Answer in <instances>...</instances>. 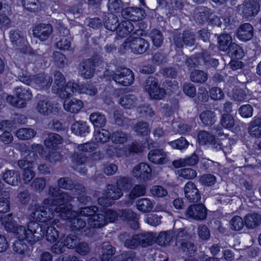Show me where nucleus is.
Segmentation results:
<instances>
[{"label": "nucleus", "mask_w": 261, "mask_h": 261, "mask_svg": "<svg viewBox=\"0 0 261 261\" xmlns=\"http://www.w3.org/2000/svg\"><path fill=\"white\" fill-rule=\"evenodd\" d=\"M49 192L51 195L50 199H45L41 206L35 204L30 207L28 229L22 225L17 226L16 219L18 218L13 217L12 214H8L1 219L6 230L13 232L17 239L33 244L45 236L42 225L39 227L38 222L47 223L46 225H48L47 222L55 216L53 210L59 217L66 220V225L73 230L79 229L85 226L86 222L79 218L80 215L74 211H71V205L67 203L71 197L67 193L61 192L53 188L49 189Z\"/></svg>", "instance_id": "obj_1"}, {"label": "nucleus", "mask_w": 261, "mask_h": 261, "mask_svg": "<svg viewBox=\"0 0 261 261\" xmlns=\"http://www.w3.org/2000/svg\"><path fill=\"white\" fill-rule=\"evenodd\" d=\"M21 152L24 159L19 160L18 165L20 168L24 170L23 180L26 183L29 182L35 176L32 169L34 166V161L38 158L37 153L42 158L44 156L45 160L48 159L50 162H56L60 159V155L58 152H53L51 154L47 153L46 155L47 151H44L42 146L38 144H34L29 149L22 150Z\"/></svg>", "instance_id": "obj_2"}, {"label": "nucleus", "mask_w": 261, "mask_h": 261, "mask_svg": "<svg viewBox=\"0 0 261 261\" xmlns=\"http://www.w3.org/2000/svg\"><path fill=\"white\" fill-rule=\"evenodd\" d=\"M65 79L63 75L60 72H56L55 74V82L53 86V91L55 93L59 94L62 98H65L68 96L77 94L86 93L92 95L96 93V89H89L80 86L77 83L72 81L69 82L64 87V81Z\"/></svg>", "instance_id": "obj_3"}, {"label": "nucleus", "mask_w": 261, "mask_h": 261, "mask_svg": "<svg viewBox=\"0 0 261 261\" xmlns=\"http://www.w3.org/2000/svg\"><path fill=\"white\" fill-rule=\"evenodd\" d=\"M119 216L123 220L134 219V226L132 227L136 229L138 227L137 221L135 220L136 214L131 211H121L118 214L117 212L107 208H103L101 213L99 214V227L107 224L109 222H113Z\"/></svg>", "instance_id": "obj_4"}, {"label": "nucleus", "mask_w": 261, "mask_h": 261, "mask_svg": "<svg viewBox=\"0 0 261 261\" xmlns=\"http://www.w3.org/2000/svg\"><path fill=\"white\" fill-rule=\"evenodd\" d=\"M107 29L112 31H116L117 35L120 37H124L128 35L134 29V25L129 21H123L118 23V18L111 14L106 20L105 23Z\"/></svg>", "instance_id": "obj_5"}, {"label": "nucleus", "mask_w": 261, "mask_h": 261, "mask_svg": "<svg viewBox=\"0 0 261 261\" xmlns=\"http://www.w3.org/2000/svg\"><path fill=\"white\" fill-rule=\"evenodd\" d=\"M231 37L228 34H222L218 38L219 48L222 51L228 50L231 58H241L243 56L242 48L234 43H231Z\"/></svg>", "instance_id": "obj_6"}, {"label": "nucleus", "mask_w": 261, "mask_h": 261, "mask_svg": "<svg viewBox=\"0 0 261 261\" xmlns=\"http://www.w3.org/2000/svg\"><path fill=\"white\" fill-rule=\"evenodd\" d=\"M14 94L16 98L12 95H8L6 100L11 105L18 108L25 107V101L31 99L32 97V94L28 89H22L21 87L16 88Z\"/></svg>", "instance_id": "obj_7"}, {"label": "nucleus", "mask_w": 261, "mask_h": 261, "mask_svg": "<svg viewBox=\"0 0 261 261\" xmlns=\"http://www.w3.org/2000/svg\"><path fill=\"white\" fill-rule=\"evenodd\" d=\"M123 47L126 50L140 54L146 51L148 44L144 39L131 35L126 39Z\"/></svg>", "instance_id": "obj_8"}, {"label": "nucleus", "mask_w": 261, "mask_h": 261, "mask_svg": "<svg viewBox=\"0 0 261 261\" xmlns=\"http://www.w3.org/2000/svg\"><path fill=\"white\" fill-rule=\"evenodd\" d=\"M20 76V81L26 85L34 87L37 89H46L50 86L52 82L50 76L42 74L32 80L30 76L22 75Z\"/></svg>", "instance_id": "obj_9"}, {"label": "nucleus", "mask_w": 261, "mask_h": 261, "mask_svg": "<svg viewBox=\"0 0 261 261\" xmlns=\"http://www.w3.org/2000/svg\"><path fill=\"white\" fill-rule=\"evenodd\" d=\"M144 89L151 98L156 99H161L166 94L169 93L168 91L165 92L159 87L158 82L153 77H149L146 80Z\"/></svg>", "instance_id": "obj_10"}, {"label": "nucleus", "mask_w": 261, "mask_h": 261, "mask_svg": "<svg viewBox=\"0 0 261 261\" xmlns=\"http://www.w3.org/2000/svg\"><path fill=\"white\" fill-rule=\"evenodd\" d=\"M113 80L116 83L124 86L132 85L135 78L133 71L128 68H123L112 75Z\"/></svg>", "instance_id": "obj_11"}, {"label": "nucleus", "mask_w": 261, "mask_h": 261, "mask_svg": "<svg viewBox=\"0 0 261 261\" xmlns=\"http://www.w3.org/2000/svg\"><path fill=\"white\" fill-rule=\"evenodd\" d=\"M104 194L106 196V199L104 197L99 198V204L109 206L112 204L110 200L119 199L122 195V192L115 186L108 185Z\"/></svg>", "instance_id": "obj_12"}, {"label": "nucleus", "mask_w": 261, "mask_h": 261, "mask_svg": "<svg viewBox=\"0 0 261 261\" xmlns=\"http://www.w3.org/2000/svg\"><path fill=\"white\" fill-rule=\"evenodd\" d=\"M133 175L139 180L146 181L151 178V169L145 163H140L133 169Z\"/></svg>", "instance_id": "obj_13"}, {"label": "nucleus", "mask_w": 261, "mask_h": 261, "mask_svg": "<svg viewBox=\"0 0 261 261\" xmlns=\"http://www.w3.org/2000/svg\"><path fill=\"white\" fill-rule=\"evenodd\" d=\"M252 1V3H246L240 6L239 9V12L248 19L256 15L259 10V0Z\"/></svg>", "instance_id": "obj_14"}, {"label": "nucleus", "mask_w": 261, "mask_h": 261, "mask_svg": "<svg viewBox=\"0 0 261 261\" xmlns=\"http://www.w3.org/2000/svg\"><path fill=\"white\" fill-rule=\"evenodd\" d=\"M186 215L195 220H203L206 216V208L203 204L191 205L188 208Z\"/></svg>", "instance_id": "obj_15"}, {"label": "nucleus", "mask_w": 261, "mask_h": 261, "mask_svg": "<svg viewBox=\"0 0 261 261\" xmlns=\"http://www.w3.org/2000/svg\"><path fill=\"white\" fill-rule=\"evenodd\" d=\"M10 39L14 47L23 50L22 52L26 51L24 50L28 47V43L22 32L17 31H11L10 34Z\"/></svg>", "instance_id": "obj_16"}, {"label": "nucleus", "mask_w": 261, "mask_h": 261, "mask_svg": "<svg viewBox=\"0 0 261 261\" xmlns=\"http://www.w3.org/2000/svg\"><path fill=\"white\" fill-rule=\"evenodd\" d=\"M148 156L149 160L154 164H164L169 161L167 153L162 149L151 150L149 152Z\"/></svg>", "instance_id": "obj_17"}, {"label": "nucleus", "mask_w": 261, "mask_h": 261, "mask_svg": "<svg viewBox=\"0 0 261 261\" xmlns=\"http://www.w3.org/2000/svg\"><path fill=\"white\" fill-rule=\"evenodd\" d=\"M95 64L92 59H88L82 62L79 65L81 75L85 79H90L94 73Z\"/></svg>", "instance_id": "obj_18"}, {"label": "nucleus", "mask_w": 261, "mask_h": 261, "mask_svg": "<svg viewBox=\"0 0 261 261\" xmlns=\"http://www.w3.org/2000/svg\"><path fill=\"white\" fill-rule=\"evenodd\" d=\"M53 31V28L48 24H40L35 27L33 30V35L40 40L47 39Z\"/></svg>", "instance_id": "obj_19"}, {"label": "nucleus", "mask_w": 261, "mask_h": 261, "mask_svg": "<svg viewBox=\"0 0 261 261\" xmlns=\"http://www.w3.org/2000/svg\"><path fill=\"white\" fill-rule=\"evenodd\" d=\"M184 192L186 197L191 202L197 201L200 198L198 190L192 182L189 181L186 184Z\"/></svg>", "instance_id": "obj_20"}, {"label": "nucleus", "mask_w": 261, "mask_h": 261, "mask_svg": "<svg viewBox=\"0 0 261 261\" xmlns=\"http://www.w3.org/2000/svg\"><path fill=\"white\" fill-rule=\"evenodd\" d=\"M142 13L140 8L137 7H129L122 10V15L123 17L127 20L125 21H136L138 20L140 17L139 14Z\"/></svg>", "instance_id": "obj_21"}, {"label": "nucleus", "mask_w": 261, "mask_h": 261, "mask_svg": "<svg viewBox=\"0 0 261 261\" xmlns=\"http://www.w3.org/2000/svg\"><path fill=\"white\" fill-rule=\"evenodd\" d=\"M253 27L249 23H246L240 27L237 33L238 38L242 41H247L253 36Z\"/></svg>", "instance_id": "obj_22"}, {"label": "nucleus", "mask_w": 261, "mask_h": 261, "mask_svg": "<svg viewBox=\"0 0 261 261\" xmlns=\"http://www.w3.org/2000/svg\"><path fill=\"white\" fill-rule=\"evenodd\" d=\"M58 110L57 106L54 107L45 100L40 101L36 108L38 113L42 115H48L56 113L58 111Z\"/></svg>", "instance_id": "obj_23"}, {"label": "nucleus", "mask_w": 261, "mask_h": 261, "mask_svg": "<svg viewBox=\"0 0 261 261\" xmlns=\"http://www.w3.org/2000/svg\"><path fill=\"white\" fill-rule=\"evenodd\" d=\"M83 102L79 99L72 98L71 100L66 99L64 102V109L65 111L73 113H78L83 107Z\"/></svg>", "instance_id": "obj_24"}, {"label": "nucleus", "mask_w": 261, "mask_h": 261, "mask_svg": "<svg viewBox=\"0 0 261 261\" xmlns=\"http://www.w3.org/2000/svg\"><path fill=\"white\" fill-rule=\"evenodd\" d=\"M137 210L142 213H148L153 210V201L148 198L138 199L136 203Z\"/></svg>", "instance_id": "obj_25"}, {"label": "nucleus", "mask_w": 261, "mask_h": 261, "mask_svg": "<svg viewBox=\"0 0 261 261\" xmlns=\"http://www.w3.org/2000/svg\"><path fill=\"white\" fill-rule=\"evenodd\" d=\"M3 180L8 184L11 186H16L20 181L19 173L14 171L6 170L3 175Z\"/></svg>", "instance_id": "obj_26"}, {"label": "nucleus", "mask_w": 261, "mask_h": 261, "mask_svg": "<svg viewBox=\"0 0 261 261\" xmlns=\"http://www.w3.org/2000/svg\"><path fill=\"white\" fill-rule=\"evenodd\" d=\"M246 226L249 228H253L261 223V215L257 213H251L247 215L244 218Z\"/></svg>", "instance_id": "obj_27"}, {"label": "nucleus", "mask_w": 261, "mask_h": 261, "mask_svg": "<svg viewBox=\"0 0 261 261\" xmlns=\"http://www.w3.org/2000/svg\"><path fill=\"white\" fill-rule=\"evenodd\" d=\"M173 237V232L171 231L161 232L156 239V243L160 246H165L169 244Z\"/></svg>", "instance_id": "obj_28"}, {"label": "nucleus", "mask_w": 261, "mask_h": 261, "mask_svg": "<svg viewBox=\"0 0 261 261\" xmlns=\"http://www.w3.org/2000/svg\"><path fill=\"white\" fill-rule=\"evenodd\" d=\"M198 141L201 145H215L214 137L209 133L205 131H200L198 135Z\"/></svg>", "instance_id": "obj_29"}, {"label": "nucleus", "mask_w": 261, "mask_h": 261, "mask_svg": "<svg viewBox=\"0 0 261 261\" xmlns=\"http://www.w3.org/2000/svg\"><path fill=\"white\" fill-rule=\"evenodd\" d=\"M88 127L86 122L83 121L76 122L71 126L72 132L77 136H83L88 133Z\"/></svg>", "instance_id": "obj_30"}, {"label": "nucleus", "mask_w": 261, "mask_h": 261, "mask_svg": "<svg viewBox=\"0 0 261 261\" xmlns=\"http://www.w3.org/2000/svg\"><path fill=\"white\" fill-rule=\"evenodd\" d=\"M261 121L258 118L250 123L249 127V134L256 138L261 137Z\"/></svg>", "instance_id": "obj_31"}, {"label": "nucleus", "mask_w": 261, "mask_h": 261, "mask_svg": "<svg viewBox=\"0 0 261 261\" xmlns=\"http://www.w3.org/2000/svg\"><path fill=\"white\" fill-rule=\"evenodd\" d=\"M135 97L129 94L123 95L119 100V103L125 109H130L136 103Z\"/></svg>", "instance_id": "obj_32"}, {"label": "nucleus", "mask_w": 261, "mask_h": 261, "mask_svg": "<svg viewBox=\"0 0 261 261\" xmlns=\"http://www.w3.org/2000/svg\"><path fill=\"white\" fill-rule=\"evenodd\" d=\"M62 139L60 135L51 133L48 135V138L44 141L45 145L49 148H54L56 145L61 144Z\"/></svg>", "instance_id": "obj_33"}, {"label": "nucleus", "mask_w": 261, "mask_h": 261, "mask_svg": "<svg viewBox=\"0 0 261 261\" xmlns=\"http://www.w3.org/2000/svg\"><path fill=\"white\" fill-rule=\"evenodd\" d=\"M216 115L214 111L207 110L203 112L200 115V118L204 125H211L215 121Z\"/></svg>", "instance_id": "obj_34"}, {"label": "nucleus", "mask_w": 261, "mask_h": 261, "mask_svg": "<svg viewBox=\"0 0 261 261\" xmlns=\"http://www.w3.org/2000/svg\"><path fill=\"white\" fill-rule=\"evenodd\" d=\"M139 236L140 245L143 247H146L152 245L155 235L153 232H147L138 234Z\"/></svg>", "instance_id": "obj_35"}, {"label": "nucleus", "mask_w": 261, "mask_h": 261, "mask_svg": "<svg viewBox=\"0 0 261 261\" xmlns=\"http://www.w3.org/2000/svg\"><path fill=\"white\" fill-rule=\"evenodd\" d=\"M36 132L32 128H23L19 129L16 134L18 138L21 140L30 139L33 138Z\"/></svg>", "instance_id": "obj_36"}, {"label": "nucleus", "mask_w": 261, "mask_h": 261, "mask_svg": "<svg viewBox=\"0 0 261 261\" xmlns=\"http://www.w3.org/2000/svg\"><path fill=\"white\" fill-rule=\"evenodd\" d=\"M168 144L173 149L182 150L188 147L189 143L184 138L181 137L177 140L168 142Z\"/></svg>", "instance_id": "obj_37"}, {"label": "nucleus", "mask_w": 261, "mask_h": 261, "mask_svg": "<svg viewBox=\"0 0 261 261\" xmlns=\"http://www.w3.org/2000/svg\"><path fill=\"white\" fill-rule=\"evenodd\" d=\"M177 174L178 176L186 179H191L197 176V172L191 168H184L178 170Z\"/></svg>", "instance_id": "obj_38"}, {"label": "nucleus", "mask_w": 261, "mask_h": 261, "mask_svg": "<svg viewBox=\"0 0 261 261\" xmlns=\"http://www.w3.org/2000/svg\"><path fill=\"white\" fill-rule=\"evenodd\" d=\"M244 222L241 217L236 216L233 217L230 221V227L231 229L239 231L241 230L244 225Z\"/></svg>", "instance_id": "obj_39"}, {"label": "nucleus", "mask_w": 261, "mask_h": 261, "mask_svg": "<svg viewBox=\"0 0 261 261\" xmlns=\"http://www.w3.org/2000/svg\"><path fill=\"white\" fill-rule=\"evenodd\" d=\"M115 252L114 248L109 244L105 245L102 249V261H108Z\"/></svg>", "instance_id": "obj_40"}, {"label": "nucleus", "mask_w": 261, "mask_h": 261, "mask_svg": "<svg viewBox=\"0 0 261 261\" xmlns=\"http://www.w3.org/2000/svg\"><path fill=\"white\" fill-rule=\"evenodd\" d=\"M190 77L191 80L196 83L204 82L207 79V74L206 73L200 70H195L191 73Z\"/></svg>", "instance_id": "obj_41"}, {"label": "nucleus", "mask_w": 261, "mask_h": 261, "mask_svg": "<svg viewBox=\"0 0 261 261\" xmlns=\"http://www.w3.org/2000/svg\"><path fill=\"white\" fill-rule=\"evenodd\" d=\"M59 238V232L53 226H48L46 230V240L50 242H56Z\"/></svg>", "instance_id": "obj_42"}, {"label": "nucleus", "mask_w": 261, "mask_h": 261, "mask_svg": "<svg viewBox=\"0 0 261 261\" xmlns=\"http://www.w3.org/2000/svg\"><path fill=\"white\" fill-rule=\"evenodd\" d=\"M239 113L243 118H250L253 115V109L250 105L242 106L239 109Z\"/></svg>", "instance_id": "obj_43"}, {"label": "nucleus", "mask_w": 261, "mask_h": 261, "mask_svg": "<svg viewBox=\"0 0 261 261\" xmlns=\"http://www.w3.org/2000/svg\"><path fill=\"white\" fill-rule=\"evenodd\" d=\"M24 240L21 239H18L15 241L13 244V249L14 251L20 253V254H24L27 252L28 246L24 243Z\"/></svg>", "instance_id": "obj_44"}, {"label": "nucleus", "mask_w": 261, "mask_h": 261, "mask_svg": "<svg viewBox=\"0 0 261 261\" xmlns=\"http://www.w3.org/2000/svg\"><path fill=\"white\" fill-rule=\"evenodd\" d=\"M151 195L155 197H163L168 194L167 190L162 186H154L150 189Z\"/></svg>", "instance_id": "obj_45"}, {"label": "nucleus", "mask_w": 261, "mask_h": 261, "mask_svg": "<svg viewBox=\"0 0 261 261\" xmlns=\"http://www.w3.org/2000/svg\"><path fill=\"white\" fill-rule=\"evenodd\" d=\"M139 236L138 234L134 235L126 239L124 242L125 246L129 248H134L140 245Z\"/></svg>", "instance_id": "obj_46"}, {"label": "nucleus", "mask_w": 261, "mask_h": 261, "mask_svg": "<svg viewBox=\"0 0 261 261\" xmlns=\"http://www.w3.org/2000/svg\"><path fill=\"white\" fill-rule=\"evenodd\" d=\"M233 118L229 114H224L221 120V125L225 128H231L234 125Z\"/></svg>", "instance_id": "obj_47"}, {"label": "nucleus", "mask_w": 261, "mask_h": 261, "mask_svg": "<svg viewBox=\"0 0 261 261\" xmlns=\"http://www.w3.org/2000/svg\"><path fill=\"white\" fill-rule=\"evenodd\" d=\"M162 217L155 214H149L146 216L145 221L151 226H157L161 222Z\"/></svg>", "instance_id": "obj_48"}, {"label": "nucleus", "mask_w": 261, "mask_h": 261, "mask_svg": "<svg viewBox=\"0 0 261 261\" xmlns=\"http://www.w3.org/2000/svg\"><path fill=\"white\" fill-rule=\"evenodd\" d=\"M134 130L138 134L146 136L149 132L148 125L146 123L139 122L134 127Z\"/></svg>", "instance_id": "obj_49"}, {"label": "nucleus", "mask_w": 261, "mask_h": 261, "mask_svg": "<svg viewBox=\"0 0 261 261\" xmlns=\"http://www.w3.org/2000/svg\"><path fill=\"white\" fill-rule=\"evenodd\" d=\"M10 208L9 197L8 195L0 197V213H7Z\"/></svg>", "instance_id": "obj_50"}, {"label": "nucleus", "mask_w": 261, "mask_h": 261, "mask_svg": "<svg viewBox=\"0 0 261 261\" xmlns=\"http://www.w3.org/2000/svg\"><path fill=\"white\" fill-rule=\"evenodd\" d=\"M145 187L141 185L135 186L130 193V198L135 199L137 197L144 195L145 194Z\"/></svg>", "instance_id": "obj_51"}, {"label": "nucleus", "mask_w": 261, "mask_h": 261, "mask_svg": "<svg viewBox=\"0 0 261 261\" xmlns=\"http://www.w3.org/2000/svg\"><path fill=\"white\" fill-rule=\"evenodd\" d=\"M198 234L199 237L203 240H207L210 238V232L206 226L200 225L198 227Z\"/></svg>", "instance_id": "obj_52"}, {"label": "nucleus", "mask_w": 261, "mask_h": 261, "mask_svg": "<svg viewBox=\"0 0 261 261\" xmlns=\"http://www.w3.org/2000/svg\"><path fill=\"white\" fill-rule=\"evenodd\" d=\"M108 7L110 11L117 12L122 8L121 0H109Z\"/></svg>", "instance_id": "obj_53"}, {"label": "nucleus", "mask_w": 261, "mask_h": 261, "mask_svg": "<svg viewBox=\"0 0 261 261\" xmlns=\"http://www.w3.org/2000/svg\"><path fill=\"white\" fill-rule=\"evenodd\" d=\"M77 238L75 236L69 235L65 240L64 245L68 248H73L77 246Z\"/></svg>", "instance_id": "obj_54"}, {"label": "nucleus", "mask_w": 261, "mask_h": 261, "mask_svg": "<svg viewBox=\"0 0 261 261\" xmlns=\"http://www.w3.org/2000/svg\"><path fill=\"white\" fill-rule=\"evenodd\" d=\"M96 149V144L93 142L78 145L77 149L83 152H93Z\"/></svg>", "instance_id": "obj_55"}, {"label": "nucleus", "mask_w": 261, "mask_h": 261, "mask_svg": "<svg viewBox=\"0 0 261 261\" xmlns=\"http://www.w3.org/2000/svg\"><path fill=\"white\" fill-rule=\"evenodd\" d=\"M151 38L153 44L156 47L160 46L163 41V37L160 32L156 30L153 31L152 33Z\"/></svg>", "instance_id": "obj_56"}, {"label": "nucleus", "mask_w": 261, "mask_h": 261, "mask_svg": "<svg viewBox=\"0 0 261 261\" xmlns=\"http://www.w3.org/2000/svg\"><path fill=\"white\" fill-rule=\"evenodd\" d=\"M71 42L69 38L63 37L57 43V47L63 50H69Z\"/></svg>", "instance_id": "obj_57"}, {"label": "nucleus", "mask_w": 261, "mask_h": 261, "mask_svg": "<svg viewBox=\"0 0 261 261\" xmlns=\"http://www.w3.org/2000/svg\"><path fill=\"white\" fill-rule=\"evenodd\" d=\"M53 58L55 62L60 66H63L66 63V58L60 51H55L53 55Z\"/></svg>", "instance_id": "obj_58"}, {"label": "nucleus", "mask_w": 261, "mask_h": 261, "mask_svg": "<svg viewBox=\"0 0 261 261\" xmlns=\"http://www.w3.org/2000/svg\"><path fill=\"white\" fill-rule=\"evenodd\" d=\"M117 188L122 190H127L130 187L129 180L126 177H120L117 181Z\"/></svg>", "instance_id": "obj_59"}, {"label": "nucleus", "mask_w": 261, "mask_h": 261, "mask_svg": "<svg viewBox=\"0 0 261 261\" xmlns=\"http://www.w3.org/2000/svg\"><path fill=\"white\" fill-rule=\"evenodd\" d=\"M211 97L215 100L221 99L223 98L224 94L220 88L214 87L212 88L210 91Z\"/></svg>", "instance_id": "obj_60"}, {"label": "nucleus", "mask_w": 261, "mask_h": 261, "mask_svg": "<svg viewBox=\"0 0 261 261\" xmlns=\"http://www.w3.org/2000/svg\"><path fill=\"white\" fill-rule=\"evenodd\" d=\"M126 139V135L122 132L114 133L112 137V141L116 144L123 143Z\"/></svg>", "instance_id": "obj_61"}, {"label": "nucleus", "mask_w": 261, "mask_h": 261, "mask_svg": "<svg viewBox=\"0 0 261 261\" xmlns=\"http://www.w3.org/2000/svg\"><path fill=\"white\" fill-rule=\"evenodd\" d=\"M38 3V0H22V4L24 8L31 11L35 10Z\"/></svg>", "instance_id": "obj_62"}, {"label": "nucleus", "mask_w": 261, "mask_h": 261, "mask_svg": "<svg viewBox=\"0 0 261 261\" xmlns=\"http://www.w3.org/2000/svg\"><path fill=\"white\" fill-rule=\"evenodd\" d=\"M182 250L187 254L193 253L195 248L193 244L189 242H182L181 243Z\"/></svg>", "instance_id": "obj_63"}, {"label": "nucleus", "mask_w": 261, "mask_h": 261, "mask_svg": "<svg viewBox=\"0 0 261 261\" xmlns=\"http://www.w3.org/2000/svg\"><path fill=\"white\" fill-rule=\"evenodd\" d=\"M215 177L211 174L203 175L201 178V182L202 184L206 186H211L214 185L215 183Z\"/></svg>", "instance_id": "obj_64"}]
</instances>
